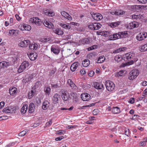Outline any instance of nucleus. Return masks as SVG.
I'll use <instances>...</instances> for the list:
<instances>
[{
  "label": "nucleus",
  "mask_w": 147,
  "mask_h": 147,
  "mask_svg": "<svg viewBox=\"0 0 147 147\" xmlns=\"http://www.w3.org/2000/svg\"><path fill=\"white\" fill-rule=\"evenodd\" d=\"M139 74V71L137 69L132 70L131 71L129 75L128 78L131 80H133L136 78Z\"/></svg>",
  "instance_id": "f257e3e1"
},
{
  "label": "nucleus",
  "mask_w": 147,
  "mask_h": 147,
  "mask_svg": "<svg viewBox=\"0 0 147 147\" xmlns=\"http://www.w3.org/2000/svg\"><path fill=\"white\" fill-rule=\"evenodd\" d=\"M134 57V55L133 53L129 52L125 55V57H124V60L126 61H130L131 64L133 62V58Z\"/></svg>",
  "instance_id": "f03ea898"
},
{
  "label": "nucleus",
  "mask_w": 147,
  "mask_h": 147,
  "mask_svg": "<svg viewBox=\"0 0 147 147\" xmlns=\"http://www.w3.org/2000/svg\"><path fill=\"white\" fill-rule=\"evenodd\" d=\"M105 86L107 89L108 91H112L114 89L115 85L112 82L109 80L105 82Z\"/></svg>",
  "instance_id": "7ed1b4c3"
},
{
  "label": "nucleus",
  "mask_w": 147,
  "mask_h": 147,
  "mask_svg": "<svg viewBox=\"0 0 147 147\" xmlns=\"http://www.w3.org/2000/svg\"><path fill=\"white\" fill-rule=\"evenodd\" d=\"M29 65V63L28 62L24 61L22 62L18 70V71L20 73L22 71Z\"/></svg>",
  "instance_id": "20e7f679"
},
{
  "label": "nucleus",
  "mask_w": 147,
  "mask_h": 147,
  "mask_svg": "<svg viewBox=\"0 0 147 147\" xmlns=\"http://www.w3.org/2000/svg\"><path fill=\"white\" fill-rule=\"evenodd\" d=\"M90 13L92 18L95 20L99 21L103 18L102 15L100 13H95L93 12H91Z\"/></svg>",
  "instance_id": "39448f33"
},
{
  "label": "nucleus",
  "mask_w": 147,
  "mask_h": 147,
  "mask_svg": "<svg viewBox=\"0 0 147 147\" xmlns=\"http://www.w3.org/2000/svg\"><path fill=\"white\" fill-rule=\"evenodd\" d=\"M147 36V32L140 33L139 34L136 36V38L138 40L141 41L144 39Z\"/></svg>",
  "instance_id": "423d86ee"
},
{
  "label": "nucleus",
  "mask_w": 147,
  "mask_h": 147,
  "mask_svg": "<svg viewBox=\"0 0 147 147\" xmlns=\"http://www.w3.org/2000/svg\"><path fill=\"white\" fill-rule=\"evenodd\" d=\"M119 38H120L119 32L109 35L108 37V40H114Z\"/></svg>",
  "instance_id": "0eeeda50"
},
{
  "label": "nucleus",
  "mask_w": 147,
  "mask_h": 147,
  "mask_svg": "<svg viewBox=\"0 0 147 147\" xmlns=\"http://www.w3.org/2000/svg\"><path fill=\"white\" fill-rule=\"evenodd\" d=\"M30 42L28 40H26L23 41H22L19 42L18 45L19 46L22 47H26L28 45H29Z\"/></svg>",
  "instance_id": "6e6552de"
},
{
  "label": "nucleus",
  "mask_w": 147,
  "mask_h": 147,
  "mask_svg": "<svg viewBox=\"0 0 147 147\" xmlns=\"http://www.w3.org/2000/svg\"><path fill=\"white\" fill-rule=\"evenodd\" d=\"M15 108L12 106L4 108L3 110V112H5L6 113H12L14 110Z\"/></svg>",
  "instance_id": "1a4fd4ad"
},
{
  "label": "nucleus",
  "mask_w": 147,
  "mask_h": 147,
  "mask_svg": "<svg viewBox=\"0 0 147 147\" xmlns=\"http://www.w3.org/2000/svg\"><path fill=\"white\" fill-rule=\"evenodd\" d=\"M81 98L84 101H88L90 98V96L88 94L84 93L81 94Z\"/></svg>",
  "instance_id": "9d476101"
},
{
  "label": "nucleus",
  "mask_w": 147,
  "mask_h": 147,
  "mask_svg": "<svg viewBox=\"0 0 147 147\" xmlns=\"http://www.w3.org/2000/svg\"><path fill=\"white\" fill-rule=\"evenodd\" d=\"M34 75L27 74L26 75L25 78L23 80V82H28L30 81L33 78Z\"/></svg>",
  "instance_id": "9b49d317"
},
{
  "label": "nucleus",
  "mask_w": 147,
  "mask_h": 147,
  "mask_svg": "<svg viewBox=\"0 0 147 147\" xmlns=\"http://www.w3.org/2000/svg\"><path fill=\"white\" fill-rule=\"evenodd\" d=\"M28 56L31 60L34 61L36 59L37 57V54L36 52L30 53L29 54H28Z\"/></svg>",
  "instance_id": "f8f14e48"
},
{
  "label": "nucleus",
  "mask_w": 147,
  "mask_h": 147,
  "mask_svg": "<svg viewBox=\"0 0 147 147\" xmlns=\"http://www.w3.org/2000/svg\"><path fill=\"white\" fill-rule=\"evenodd\" d=\"M44 12L46 15H49L50 16L53 17L55 15V13L53 11L50 9H44Z\"/></svg>",
  "instance_id": "ddd939ff"
},
{
  "label": "nucleus",
  "mask_w": 147,
  "mask_h": 147,
  "mask_svg": "<svg viewBox=\"0 0 147 147\" xmlns=\"http://www.w3.org/2000/svg\"><path fill=\"white\" fill-rule=\"evenodd\" d=\"M61 13L63 16L64 17L67 19L70 20H72V17L66 12L63 11L61 12Z\"/></svg>",
  "instance_id": "4468645a"
},
{
  "label": "nucleus",
  "mask_w": 147,
  "mask_h": 147,
  "mask_svg": "<svg viewBox=\"0 0 147 147\" xmlns=\"http://www.w3.org/2000/svg\"><path fill=\"white\" fill-rule=\"evenodd\" d=\"M93 84L94 88L97 89H102L103 88V85L98 82H94Z\"/></svg>",
  "instance_id": "2eb2a0df"
},
{
  "label": "nucleus",
  "mask_w": 147,
  "mask_h": 147,
  "mask_svg": "<svg viewBox=\"0 0 147 147\" xmlns=\"http://www.w3.org/2000/svg\"><path fill=\"white\" fill-rule=\"evenodd\" d=\"M43 24L47 27L51 29L54 28V26L53 24L50 22L47 21L46 20L44 21Z\"/></svg>",
  "instance_id": "dca6fc26"
},
{
  "label": "nucleus",
  "mask_w": 147,
  "mask_h": 147,
  "mask_svg": "<svg viewBox=\"0 0 147 147\" xmlns=\"http://www.w3.org/2000/svg\"><path fill=\"white\" fill-rule=\"evenodd\" d=\"M51 51L54 54L57 55L60 52V49L58 47H55L52 46L51 48Z\"/></svg>",
  "instance_id": "f3484780"
},
{
  "label": "nucleus",
  "mask_w": 147,
  "mask_h": 147,
  "mask_svg": "<svg viewBox=\"0 0 147 147\" xmlns=\"http://www.w3.org/2000/svg\"><path fill=\"white\" fill-rule=\"evenodd\" d=\"M79 64V63L78 62H75L73 63L70 67L71 70L72 71H75L76 69Z\"/></svg>",
  "instance_id": "a211bd4d"
},
{
  "label": "nucleus",
  "mask_w": 147,
  "mask_h": 147,
  "mask_svg": "<svg viewBox=\"0 0 147 147\" xmlns=\"http://www.w3.org/2000/svg\"><path fill=\"white\" fill-rule=\"evenodd\" d=\"M69 96L68 93H66L65 92L62 93L61 95V96L62 99L65 101H67L69 99Z\"/></svg>",
  "instance_id": "6ab92c4d"
},
{
  "label": "nucleus",
  "mask_w": 147,
  "mask_h": 147,
  "mask_svg": "<svg viewBox=\"0 0 147 147\" xmlns=\"http://www.w3.org/2000/svg\"><path fill=\"white\" fill-rule=\"evenodd\" d=\"M36 94V92L35 89H33L31 90L28 93V98L29 99H31Z\"/></svg>",
  "instance_id": "aec40b11"
},
{
  "label": "nucleus",
  "mask_w": 147,
  "mask_h": 147,
  "mask_svg": "<svg viewBox=\"0 0 147 147\" xmlns=\"http://www.w3.org/2000/svg\"><path fill=\"white\" fill-rule=\"evenodd\" d=\"M80 42L83 45L89 44L90 43V40L88 38H83L80 40Z\"/></svg>",
  "instance_id": "412c9836"
},
{
  "label": "nucleus",
  "mask_w": 147,
  "mask_h": 147,
  "mask_svg": "<svg viewBox=\"0 0 147 147\" xmlns=\"http://www.w3.org/2000/svg\"><path fill=\"white\" fill-rule=\"evenodd\" d=\"M53 32L56 34L59 35H62L63 34V31L59 28H57L56 29L53 30Z\"/></svg>",
  "instance_id": "4be33fe9"
},
{
  "label": "nucleus",
  "mask_w": 147,
  "mask_h": 147,
  "mask_svg": "<svg viewBox=\"0 0 147 147\" xmlns=\"http://www.w3.org/2000/svg\"><path fill=\"white\" fill-rule=\"evenodd\" d=\"M49 105V102L47 100H45L43 102L42 108L43 110H45L48 108Z\"/></svg>",
  "instance_id": "5701e85b"
},
{
  "label": "nucleus",
  "mask_w": 147,
  "mask_h": 147,
  "mask_svg": "<svg viewBox=\"0 0 147 147\" xmlns=\"http://www.w3.org/2000/svg\"><path fill=\"white\" fill-rule=\"evenodd\" d=\"M28 105L26 104H24L23 106L21 108L20 112L22 114L25 113L28 109Z\"/></svg>",
  "instance_id": "b1692460"
},
{
  "label": "nucleus",
  "mask_w": 147,
  "mask_h": 147,
  "mask_svg": "<svg viewBox=\"0 0 147 147\" xmlns=\"http://www.w3.org/2000/svg\"><path fill=\"white\" fill-rule=\"evenodd\" d=\"M35 108L34 105L32 102L29 105L28 108V111L30 113L33 112Z\"/></svg>",
  "instance_id": "393cba45"
},
{
  "label": "nucleus",
  "mask_w": 147,
  "mask_h": 147,
  "mask_svg": "<svg viewBox=\"0 0 147 147\" xmlns=\"http://www.w3.org/2000/svg\"><path fill=\"white\" fill-rule=\"evenodd\" d=\"M126 71L125 70H121L119 72L115 74V76L118 77L119 76H122L126 73Z\"/></svg>",
  "instance_id": "a878e982"
},
{
  "label": "nucleus",
  "mask_w": 147,
  "mask_h": 147,
  "mask_svg": "<svg viewBox=\"0 0 147 147\" xmlns=\"http://www.w3.org/2000/svg\"><path fill=\"white\" fill-rule=\"evenodd\" d=\"M139 25V23L135 21L131 22L129 24V26L131 29L138 27Z\"/></svg>",
  "instance_id": "bb28decb"
},
{
  "label": "nucleus",
  "mask_w": 147,
  "mask_h": 147,
  "mask_svg": "<svg viewBox=\"0 0 147 147\" xmlns=\"http://www.w3.org/2000/svg\"><path fill=\"white\" fill-rule=\"evenodd\" d=\"M59 98H60V95L57 93L55 94L53 98V100L55 103L58 102Z\"/></svg>",
  "instance_id": "cd10ccee"
},
{
  "label": "nucleus",
  "mask_w": 147,
  "mask_h": 147,
  "mask_svg": "<svg viewBox=\"0 0 147 147\" xmlns=\"http://www.w3.org/2000/svg\"><path fill=\"white\" fill-rule=\"evenodd\" d=\"M111 111L113 113L117 114L120 112V109L118 107H114L112 108Z\"/></svg>",
  "instance_id": "c85d7f7f"
},
{
  "label": "nucleus",
  "mask_w": 147,
  "mask_h": 147,
  "mask_svg": "<svg viewBox=\"0 0 147 147\" xmlns=\"http://www.w3.org/2000/svg\"><path fill=\"white\" fill-rule=\"evenodd\" d=\"M9 91V93L11 95H14L16 92L17 89L16 88L13 87L11 89L10 88Z\"/></svg>",
  "instance_id": "c756f323"
},
{
  "label": "nucleus",
  "mask_w": 147,
  "mask_h": 147,
  "mask_svg": "<svg viewBox=\"0 0 147 147\" xmlns=\"http://www.w3.org/2000/svg\"><path fill=\"white\" fill-rule=\"evenodd\" d=\"M120 38H126L128 36V34L126 31L122 32H119Z\"/></svg>",
  "instance_id": "7c9ffc66"
},
{
  "label": "nucleus",
  "mask_w": 147,
  "mask_h": 147,
  "mask_svg": "<svg viewBox=\"0 0 147 147\" xmlns=\"http://www.w3.org/2000/svg\"><path fill=\"white\" fill-rule=\"evenodd\" d=\"M44 91L46 95L49 96L51 92V88L49 87H45L44 88Z\"/></svg>",
  "instance_id": "2f4dec72"
},
{
  "label": "nucleus",
  "mask_w": 147,
  "mask_h": 147,
  "mask_svg": "<svg viewBox=\"0 0 147 147\" xmlns=\"http://www.w3.org/2000/svg\"><path fill=\"white\" fill-rule=\"evenodd\" d=\"M90 61L88 59H85L83 61L82 64L83 66L84 67H87L90 64Z\"/></svg>",
  "instance_id": "473e14b6"
},
{
  "label": "nucleus",
  "mask_w": 147,
  "mask_h": 147,
  "mask_svg": "<svg viewBox=\"0 0 147 147\" xmlns=\"http://www.w3.org/2000/svg\"><path fill=\"white\" fill-rule=\"evenodd\" d=\"M51 38L49 36H45L43 38L40 39V41H41L43 42H48L50 40Z\"/></svg>",
  "instance_id": "72a5a7b5"
},
{
  "label": "nucleus",
  "mask_w": 147,
  "mask_h": 147,
  "mask_svg": "<svg viewBox=\"0 0 147 147\" xmlns=\"http://www.w3.org/2000/svg\"><path fill=\"white\" fill-rule=\"evenodd\" d=\"M23 30H26L29 31L31 29V27L29 25L24 24L23 25Z\"/></svg>",
  "instance_id": "f704fd0d"
},
{
  "label": "nucleus",
  "mask_w": 147,
  "mask_h": 147,
  "mask_svg": "<svg viewBox=\"0 0 147 147\" xmlns=\"http://www.w3.org/2000/svg\"><path fill=\"white\" fill-rule=\"evenodd\" d=\"M120 22L119 21L111 23L110 24V26L114 28L118 26L120 24Z\"/></svg>",
  "instance_id": "c9c22d12"
},
{
  "label": "nucleus",
  "mask_w": 147,
  "mask_h": 147,
  "mask_svg": "<svg viewBox=\"0 0 147 147\" xmlns=\"http://www.w3.org/2000/svg\"><path fill=\"white\" fill-rule=\"evenodd\" d=\"M140 50L141 52H144L147 51V44H145L144 45H142L140 49Z\"/></svg>",
  "instance_id": "e433bc0d"
},
{
  "label": "nucleus",
  "mask_w": 147,
  "mask_h": 147,
  "mask_svg": "<svg viewBox=\"0 0 147 147\" xmlns=\"http://www.w3.org/2000/svg\"><path fill=\"white\" fill-rule=\"evenodd\" d=\"M67 83L71 87L74 88L76 86L73 82L70 79H69L68 80Z\"/></svg>",
  "instance_id": "4c0bfd02"
},
{
  "label": "nucleus",
  "mask_w": 147,
  "mask_h": 147,
  "mask_svg": "<svg viewBox=\"0 0 147 147\" xmlns=\"http://www.w3.org/2000/svg\"><path fill=\"white\" fill-rule=\"evenodd\" d=\"M101 26V25L100 24L97 23H94V28H95V29H94V30L99 29L100 28Z\"/></svg>",
  "instance_id": "58836bf2"
},
{
  "label": "nucleus",
  "mask_w": 147,
  "mask_h": 147,
  "mask_svg": "<svg viewBox=\"0 0 147 147\" xmlns=\"http://www.w3.org/2000/svg\"><path fill=\"white\" fill-rule=\"evenodd\" d=\"M2 68L7 67L9 65V62H7L5 61L1 62Z\"/></svg>",
  "instance_id": "ea45409f"
},
{
  "label": "nucleus",
  "mask_w": 147,
  "mask_h": 147,
  "mask_svg": "<svg viewBox=\"0 0 147 147\" xmlns=\"http://www.w3.org/2000/svg\"><path fill=\"white\" fill-rule=\"evenodd\" d=\"M60 25L63 28L66 29H69L71 28V27L69 25L61 23Z\"/></svg>",
  "instance_id": "a19ab883"
},
{
  "label": "nucleus",
  "mask_w": 147,
  "mask_h": 147,
  "mask_svg": "<svg viewBox=\"0 0 147 147\" xmlns=\"http://www.w3.org/2000/svg\"><path fill=\"white\" fill-rule=\"evenodd\" d=\"M16 30H10L9 32V34L10 35L13 36H16Z\"/></svg>",
  "instance_id": "79ce46f5"
},
{
  "label": "nucleus",
  "mask_w": 147,
  "mask_h": 147,
  "mask_svg": "<svg viewBox=\"0 0 147 147\" xmlns=\"http://www.w3.org/2000/svg\"><path fill=\"white\" fill-rule=\"evenodd\" d=\"M88 27L91 30H94V29H95L94 28V23H90L88 25Z\"/></svg>",
  "instance_id": "37998d69"
},
{
  "label": "nucleus",
  "mask_w": 147,
  "mask_h": 147,
  "mask_svg": "<svg viewBox=\"0 0 147 147\" xmlns=\"http://www.w3.org/2000/svg\"><path fill=\"white\" fill-rule=\"evenodd\" d=\"M36 20H35L34 23L37 25L40 26L42 23V22L40 21V19L38 18H37Z\"/></svg>",
  "instance_id": "c03bdc74"
},
{
  "label": "nucleus",
  "mask_w": 147,
  "mask_h": 147,
  "mask_svg": "<svg viewBox=\"0 0 147 147\" xmlns=\"http://www.w3.org/2000/svg\"><path fill=\"white\" fill-rule=\"evenodd\" d=\"M115 61L119 62L121 60L122 58L121 56L117 55L115 57Z\"/></svg>",
  "instance_id": "a18cd8bd"
},
{
  "label": "nucleus",
  "mask_w": 147,
  "mask_h": 147,
  "mask_svg": "<svg viewBox=\"0 0 147 147\" xmlns=\"http://www.w3.org/2000/svg\"><path fill=\"white\" fill-rule=\"evenodd\" d=\"M26 131H23L18 134V136H23L26 134Z\"/></svg>",
  "instance_id": "49530a36"
},
{
  "label": "nucleus",
  "mask_w": 147,
  "mask_h": 147,
  "mask_svg": "<svg viewBox=\"0 0 147 147\" xmlns=\"http://www.w3.org/2000/svg\"><path fill=\"white\" fill-rule=\"evenodd\" d=\"M51 86L53 88H59L60 87V86L61 85L59 84H51Z\"/></svg>",
  "instance_id": "de8ad7c7"
},
{
  "label": "nucleus",
  "mask_w": 147,
  "mask_h": 147,
  "mask_svg": "<svg viewBox=\"0 0 147 147\" xmlns=\"http://www.w3.org/2000/svg\"><path fill=\"white\" fill-rule=\"evenodd\" d=\"M37 18H38L35 17L31 18L30 19L29 21L30 22H31L32 23H34L35 21V20H37Z\"/></svg>",
  "instance_id": "09e8293b"
},
{
  "label": "nucleus",
  "mask_w": 147,
  "mask_h": 147,
  "mask_svg": "<svg viewBox=\"0 0 147 147\" xmlns=\"http://www.w3.org/2000/svg\"><path fill=\"white\" fill-rule=\"evenodd\" d=\"M99 113V110L97 109H95L92 111V113L94 115H97Z\"/></svg>",
  "instance_id": "8fccbe9b"
},
{
  "label": "nucleus",
  "mask_w": 147,
  "mask_h": 147,
  "mask_svg": "<svg viewBox=\"0 0 147 147\" xmlns=\"http://www.w3.org/2000/svg\"><path fill=\"white\" fill-rule=\"evenodd\" d=\"M55 73V70L52 69L49 72V75L50 76H52Z\"/></svg>",
  "instance_id": "3c124183"
},
{
  "label": "nucleus",
  "mask_w": 147,
  "mask_h": 147,
  "mask_svg": "<svg viewBox=\"0 0 147 147\" xmlns=\"http://www.w3.org/2000/svg\"><path fill=\"white\" fill-rule=\"evenodd\" d=\"M94 72L93 71H91L89 72L88 75L90 77H92L94 76Z\"/></svg>",
  "instance_id": "603ef678"
},
{
  "label": "nucleus",
  "mask_w": 147,
  "mask_h": 147,
  "mask_svg": "<svg viewBox=\"0 0 147 147\" xmlns=\"http://www.w3.org/2000/svg\"><path fill=\"white\" fill-rule=\"evenodd\" d=\"M33 49L34 50H36L38 48V45L36 43H34V44H33Z\"/></svg>",
  "instance_id": "864d4df0"
},
{
  "label": "nucleus",
  "mask_w": 147,
  "mask_h": 147,
  "mask_svg": "<svg viewBox=\"0 0 147 147\" xmlns=\"http://www.w3.org/2000/svg\"><path fill=\"white\" fill-rule=\"evenodd\" d=\"M118 12V15H123L125 12L123 11H117Z\"/></svg>",
  "instance_id": "5fc2aeb1"
},
{
  "label": "nucleus",
  "mask_w": 147,
  "mask_h": 147,
  "mask_svg": "<svg viewBox=\"0 0 147 147\" xmlns=\"http://www.w3.org/2000/svg\"><path fill=\"white\" fill-rule=\"evenodd\" d=\"M36 102L38 104H39L41 103V101L39 98H36Z\"/></svg>",
  "instance_id": "6e6d98bb"
},
{
  "label": "nucleus",
  "mask_w": 147,
  "mask_h": 147,
  "mask_svg": "<svg viewBox=\"0 0 147 147\" xmlns=\"http://www.w3.org/2000/svg\"><path fill=\"white\" fill-rule=\"evenodd\" d=\"M140 3H145L147 2V0H137Z\"/></svg>",
  "instance_id": "4d7b16f0"
},
{
  "label": "nucleus",
  "mask_w": 147,
  "mask_h": 147,
  "mask_svg": "<svg viewBox=\"0 0 147 147\" xmlns=\"http://www.w3.org/2000/svg\"><path fill=\"white\" fill-rule=\"evenodd\" d=\"M111 13L112 15H118V12L117 11H112Z\"/></svg>",
  "instance_id": "13d9d810"
},
{
  "label": "nucleus",
  "mask_w": 147,
  "mask_h": 147,
  "mask_svg": "<svg viewBox=\"0 0 147 147\" xmlns=\"http://www.w3.org/2000/svg\"><path fill=\"white\" fill-rule=\"evenodd\" d=\"M52 119H51L50 120V121H49L47 122L46 124L47 126H49L51 125V124L52 123Z\"/></svg>",
  "instance_id": "bf43d9fd"
},
{
  "label": "nucleus",
  "mask_w": 147,
  "mask_h": 147,
  "mask_svg": "<svg viewBox=\"0 0 147 147\" xmlns=\"http://www.w3.org/2000/svg\"><path fill=\"white\" fill-rule=\"evenodd\" d=\"M86 70H81L80 71V73L81 74L84 75L86 74Z\"/></svg>",
  "instance_id": "052dcab7"
},
{
  "label": "nucleus",
  "mask_w": 147,
  "mask_h": 147,
  "mask_svg": "<svg viewBox=\"0 0 147 147\" xmlns=\"http://www.w3.org/2000/svg\"><path fill=\"white\" fill-rule=\"evenodd\" d=\"M142 7H143V6H141V5H135L134 8H135L136 9H137L138 8H142Z\"/></svg>",
  "instance_id": "680f3d73"
},
{
  "label": "nucleus",
  "mask_w": 147,
  "mask_h": 147,
  "mask_svg": "<svg viewBox=\"0 0 147 147\" xmlns=\"http://www.w3.org/2000/svg\"><path fill=\"white\" fill-rule=\"evenodd\" d=\"M5 104V103L4 102H0V107L2 108L4 106Z\"/></svg>",
  "instance_id": "e2e57ef3"
},
{
  "label": "nucleus",
  "mask_w": 147,
  "mask_h": 147,
  "mask_svg": "<svg viewBox=\"0 0 147 147\" xmlns=\"http://www.w3.org/2000/svg\"><path fill=\"white\" fill-rule=\"evenodd\" d=\"M18 21H20L21 19V18L18 15L16 14L15 15Z\"/></svg>",
  "instance_id": "0e129e2a"
},
{
  "label": "nucleus",
  "mask_w": 147,
  "mask_h": 147,
  "mask_svg": "<svg viewBox=\"0 0 147 147\" xmlns=\"http://www.w3.org/2000/svg\"><path fill=\"white\" fill-rule=\"evenodd\" d=\"M134 98H132L130 99L129 100V103H130L133 104L134 102Z\"/></svg>",
  "instance_id": "69168bd1"
},
{
  "label": "nucleus",
  "mask_w": 147,
  "mask_h": 147,
  "mask_svg": "<svg viewBox=\"0 0 147 147\" xmlns=\"http://www.w3.org/2000/svg\"><path fill=\"white\" fill-rule=\"evenodd\" d=\"M142 85L144 86H146L147 85V82L146 81H143L142 83Z\"/></svg>",
  "instance_id": "338daca9"
},
{
  "label": "nucleus",
  "mask_w": 147,
  "mask_h": 147,
  "mask_svg": "<svg viewBox=\"0 0 147 147\" xmlns=\"http://www.w3.org/2000/svg\"><path fill=\"white\" fill-rule=\"evenodd\" d=\"M63 133L62 130H59L57 132V134H62Z\"/></svg>",
  "instance_id": "774afa93"
}]
</instances>
